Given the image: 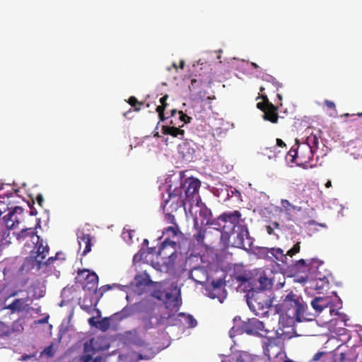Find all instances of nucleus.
<instances>
[{"label":"nucleus","mask_w":362,"mask_h":362,"mask_svg":"<svg viewBox=\"0 0 362 362\" xmlns=\"http://www.w3.org/2000/svg\"><path fill=\"white\" fill-rule=\"evenodd\" d=\"M241 217L242 214L238 210L221 214L220 221L223 223L221 238L223 241L230 243L231 236L235 233V228L243 222Z\"/></svg>","instance_id":"4"},{"label":"nucleus","mask_w":362,"mask_h":362,"mask_svg":"<svg viewBox=\"0 0 362 362\" xmlns=\"http://www.w3.org/2000/svg\"><path fill=\"white\" fill-rule=\"evenodd\" d=\"M36 201H37V203L38 204V205L41 207L43 206V204H44V198H43V196L40 194H37V197H36Z\"/></svg>","instance_id":"56"},{"label":"nucleus","mask_w":362,"mask_h":362,"mask_svg":"<svg viewBox=\"0 0 362 362\" xmlns=\"http://www.w3.org/2000/svg\"><path fill=\"white\" fill-rule=\"evenodd\" d=\"M28 238H30L33 243H35V240H39V236L37 235L35 228H28L22 229L16 235V238L19 241H24Z\"/></svg>","instance_id":"25"},{"label":"nucleus","mask_w":362,"mask_h":362,"mask_svg":"<svg viewBox=\"0 0 362 362\" xmlns=\"http://www.w3.org/2000/svg\"><path fill=\"white\" fill-rule=\"evenodd\" d=\"M92 240L93 237L88 233H83L81 235H78V243L80 249H81L83 247H84L82 255H86L87 253L90 252L93 245Z\"/></svg>","instance_id":"21"},{"label":"nucleus","mask_w":362,"mask_h":362,"mask_svg":"<svg viewBox=\"0 0 362 362\" xmlns=\"http://www.w3.org/2000/svg\"><path fill=\"white\" fill-rule=\"evenodd\" d=\"M79 276L86 274V282L83 286L84 290L94 293L97 292V287L98 285V276L95 272H89L88 270L83 269L78 272Z\"/></svg>","instance_id":"15"},{"label":"nucleus","mask_w":362,"mask_h":362,"mask_svg":"<svg viewBox=\"0 0 362 362\" xmlns=\"http://www.w3.org/2000/svg\"><path fill=\"white\" fill-rule=\"evenodd\" d=\"M180 128L181 127L172 125H163L162 127V133L165 135H170L173 137H179L180 139H183L185 131Z\"/></svg>","instance_id":"27"},{"label":"nucleus","mask_w":362,"mask_h":362,"mask_svg":"<svg viewBox=\"0 0 362 362\" xmlns=\"http://www.w3.org/2000/svg\"><path fill=\"white\" fill-rule=\"evenodd\" d=\"M281 307L286 315L293 322V317L298 316L301 310L302 305L296 296L292 293L288 294L281 303Z\"/></svg>","instance_id":"10"},{"label":"nucleus","mask_w":362,"mask_h":362,"mask_svg":"<svg viewBox=\"0 0 362 362\" xmlns=\"http://www.w3.org/2000/svg\"><path fill=\"white\" fill-rule=\"evenodd\" d=\"M128 103L134 107V111L139 112L141 110V105H143L142 103L138 101L136 97L131 96L128 99Z\"/></svg>","instance_id":"42"},{"label":"nucleus","mask_w":362,"mask_h":362,"mask_svg":"<svg viewBox=\"0 0 362 362\" xmlns=\"http://www.w3.org/2000/svg\"><path fill=\"white\" fill-rule=\"evenodd\" d=\"M323 266V262L318 259H308V276H301V282H307L308 281H320V286L316 285L314 287L315 290L320 291L325 288H327L329 285V281L325 275L322 274L320 268ZM317 284L318 283L317 282Z\"/></svg>","instance_id":"5"},{"label":"nucleus","mask_w":362,"mask_h":362,"mask_svg":"<svg viewBox=\"0 0 362 362\" xmlns=\"http://www.w3.org/2000/svg\"><path fill=\"white\" fill-rule=\"evenodd\" d=\"M158 117H159L160 120L162 122L165 121L167 119V117H165L164 113H159Z\"/></svg>","instance_id":"64"},{"label":"nucleus","mask_w":362,"mask_h":362,"mask_svg":"<svg viewBox=\"0 0 362 362\" xmlns=\"http://www.w3.org/2000/svg\"><path fill=\"white\" fill-rule=\"evenodd\" d=\"M11 330L4 322L0 321V337H8L11 334Z\"/></svg>","instance_id":"45"},{"label":"nucleus","mask_w":362,"mask_h":362,"mask_svg":"<svg viewBox=\"0 0 362 362\" xmlns=\"http://www.w3.org/2000/svg\"><path fill=\"white\" fill-rule=\"evenodd\" d=\"M88 321V324L91 327H96L97 326L98 322L95 321V317H90Z\"/></svg>","instance_id":"60"},{"label":"nucleus","mask_w":362,"mask_h":362,"mask_svg":"<svg viewBox=\"0 0 362 362\" xmlns=\"http://www.w3.org/2000/svg\"><path fill=\"white\" fill-rule=\"evenodd\" d=\"M195 201L197 202V206L199 208V216L202 218L201 225L204 226V223L211 218V211L204 204H202V205H199L200 201L198 199H196Z\"/></svg>","instance_id":"29"},{"label":"nucleus","mask_w":362,"mask_h":362,"mask_svg":"<svg viewBox=\"0 0 362 362\" xmlns=\"http://www.w3.org/2000/svg\"><path fill=\"white\" fill-rule=\"evenodd\" d=\"M109 349V344L105 337H92L83 344V354L78 357V362H105V358L102 356H93L101 351Z\"/></svg>","instance_id":"1"},{"label":"nucleus","mask_w":362,"mask_h":362,"mask_svg":"<svg viewBox=\"0 0 362 362\" xmlns=\"http://www.w3.org/2000/svg\"><path fill=\"white\" fill-rule=\"evenodd\" d=\"M291 157V162H297L296 160L298 158V151L293 148H291L286 153V158L288 159Z\"/></svg>","instance_id":"44"},{"label":"nucleus","mask_w":362,"mask_h":362,"mask_svg":"<svg viewBox=\"0 0 362 362\" xmlns=\"http://www.w3.org/2000/svg\"><path fill=\"white\" fill-rule=\"evenodd\" d=\"M236 362H259L261 358L257 355H252L247 351H240L236 356Z\"/></svg>","instance_id":"31"},{"label":"nucleus","mask_w":362,"mask_h":362,"mask_svg":"<svg viewBox=\"0 0 362 362\" xmlns=\"http://www.w3.org/2000/svg\"><path fill=\"white\" fill-rule=\"evenodd\" d=\"M148 351L150 352V355H143L141 354H139L137 358L139 360H148L150 359L151 357H153V352L152 351V348L148 349Z\"/></svg>","instance_id":"51"},{"label":"nucleus","mask_w":362,"mask_h":362,"mask_svg":"<svg viewBox=\"0 0 362 362\" xmlns=\"http://www.w3.org/2000/svg\"><path fill=\"white\" fill-rule=\"evenodd\" d=\"M200 82L195 78L191 80V84L189 86L190 89H196L199 87Z\"/></svg>","instance_id":"54"},{"label":"nucleus","mask_w":362,"mask_h":362,"mask_svg":"<svg viewBox=\"0 0 362 362\" xmlns=\"http://www.w3.org/2000/svg\"><path fill=\"white\" fill-rule=\"evenodd\" d=\"M36 289H37V288H35L33 289V292H34L33 296V298H35V299H39V298L43 297L44 296V292L42 291H40V293L37 294L36 291H35Z\"/></svg>","instance_id":"58"},{"label":"nucleus","mask_w":362,"mask_h":362,"mask_svg":"<svg viewBox=\"0 0 362 362\" xmlns=\"http://www.w3.org/2000/svg\"><path fill=\"white\" fill-rule=\"evenodd\" d=\"M277 338L285 339L286 338H291V336L285 335V334L282 332L281 333L279 332V330L276 331Z\"/></svg>","instance_id":"59"},{"label":"nucleus","mask_w":362,"mask_h":362,"mask_svg":"<svg viewBox=\"0 0 362 362\" xmlns=\"http://www.w3.org/2000/svg\"><path fill=\"white\" fill-rule=\"evenodd\" d=\"M357 357L356 348L352 347L346 352L341 353L339 356L337 355L334 359H337V362H354L356 361Z\"/></svg>","instance_id":"23"},{"label":"nucleus","mask_w":362,"mask_h":362,"mask_svg":"<svg viewBox=\"0 0 362 362\" xmlns=\"http://www.w3.org/2000/svg\"><path fill=\"white\" fill-rule=\"evenodd\" d=\"M259 98L262 99V102L258 103L257 104V107L264 112L269 107V105H272V103L269 100L266 95L262 94L259 96L257 99Z\"/></svg>","instance_id":"37"},{"label":"nucleus","mask_w":362,"mask_h":362,"mask_svg":"<svg viewBox=\"0 0 362 362\" xmlns=\"http://www.w3.org/2000/svg\"><path fill=\"white\" fill-rule=\"evenodd\" d=\"M205 226H199L198 223V217L194 218V233L192 235L193 239L196 241L197 245L201 247H206L207 244L205 243L204 240L206 234V228Z\"/></svg>","instance_id":"16"},{"label":"nucleus","mask_w":362,"mask_h":362,"mask_svg":"<svg viewBox=\"0 0 362 362\" xmlns=\"http://www.w3.org/2000/svg\"><path fill=\"white\" fill-rule=\"evenodd\" d=\"M163 234L166 235V238L162 243L160 247L158 250V255L164 258L168 256L170 261L173 262L177 257L175 247L177 243L172 240L171 238H175L179 235H182L178 225H172L163 229Z\"/></svg>","instance_id":"2"},{"label":"nucleus","mask_w":362,"mask_h":362,"mask_svg":"<svg viewBox=\"0 0 362 362\" xmlns=\"http://www.w3.org/2000/svg\"><path fill=\"white\" fill-rule=\"evenodd\" d=\"M263 80L273 85L276 88V90H279L280 88L282 87V84L271 75L265 76Z\"/></svg>","instance_id":"39"},{"label":"nucleus","mask_w":362,"mask_h":362,"mask_svg":"<svg viewBox=\"0 0 362 362\" xmlns=\"http://www.w3.org/2000/svg\"><path fill=\"white\" fill-rule=\"evenodd\" d=\"M25 300L22 298L15 299L6 308L11 310L12 313L21 312L25 309L24 303Z\"/></svg>","instance_id":"34"},{"label":"nucleus","mask_w":362,"mask_h":362,"mask_svg":"<svg viewBox=\"0 0 362 362\" xmlns=\"http://www.w3.org/2000/svg\"><path fill=\"white\" fill-rule=\"evenodd\" d=\"M187 322L192 327H195L197 325V320L191 315H188L187 316Z\"/></svg>","instance_id":"52"},{"label":"nucleus","mask_w":362,"mask_h":362,"mask_svg":"<svg viewBox=\"0 0 362 362\" xmlns=\"http://www.w3.org/2000/svg\"><path fill=\"white\" fill-rule=\"evenodd\" d=\"M300 250V242H297L290 250L286 252V257L288 256L292 257L295 255L298 254Z\"/></svg>","instance_id":"43"},{"label":"nucleus","mask_w":362,"mask_h":362,"mask_svg":"<svg viewBox=\"0 0 362 362\" xmlns=\"http://www.w3.org/2000/svg\"><path fill=\"white\" fill-rule=\"evenodd\" d=\"M98 323L99 324V328L104 332L107 330L110 327L109 320L106 317L98 321Z\"/></svg>","instance_id":"47"},{"label":"nucleus","mask_w":362,"mask_h":362,"mask_svg":"<svg viewBox=\"0 0 362 362\" xmlns=\"http://www.w3.org/2000/svg\"><path fill=\"white\" fill-rule=\"evenodd\" d=\"M165 107H164V105H158L156 107V112L159 114V113H164L165 110Z\"/></svg>","instance_id":"62"},{"label":"nucleus","mask_w":362,"mask_h":362,"mask_svg":"<svg viewBox=\"0 0 362 362\" xmlns=\"http://www.w3.org/2000/svg\"><path fill=\"white\" fill-rule=\"evenodd\" d=\"M281 204L286 212L291 211V209H296V206L292 205L288 200L281 199Z\"/></svg>","instance_id":"48"},{"label":"nucleus","mask_w":362,"mask_h":362,"mask_svg":"<svg viewBox=\"0 0 362 362\" xmlns=\"http://www.w3.org/2000/svg\"><path fill=\"white\" fill-rule=\"evenodd\" d=\"M34 243L37 247L35 258L38 262L41 263L49 252V247L47 244L44 245V241L40 236L39 240H35Z\"/></svg>","instance_id":"22"},{"label":"nucleus","mask_w":362,"mask_h":362,"mask_svg":"<svg viewBox=\"0 0 362 362\" xmlns=\"http://www.w3.org/2000/svg\"><path fill=\"white\" fill-rule=\"evenodd\" d=\"M168 98V95L165 94L160 99V105H164V107H167L168 103L167 100Z\"/></svg>","instance_id":"57"},{"label":"nucleus","mask_w":362,"mask_h":362,"mask_svg":"<svg viewBox=\"0 0 362 362\" xmlns=\"http://www.w3.org/2000/svg\"><path fill=\"white\" fill-rule=\"evenodd\" d=\"M171 118L170 125L182 127L185 124L189 123L192 118L185 114L182 111L173 109L170 111Z\"/></svg>","instance_id":"17"},{"label":"nucleus","mask_w":362,"mask_h":362,"mask_svg":"<svg viewBox=\"0 0 362 362\" xmlns=\"http://www.w3.org/2000/svg\"><path fill=\"white\" fill-rule=\"evenodd\" d=\"M225 284V281L222 279L212 281L206 288L209 297L212 299L217 298L220 303H222L227 295Z\"/></svg>","instance_id":"13"},{"label":"nucleus","mask_w":362,"mask_h":362,"mask_svg":"<svg viewBox=\"0 0 362 362\" xmlns=\"http://www.w3.org/2000/svg\"><path fill=\"white\" fill-rule=\"evenodd\" d=\"M41 354H45L48 357H52L54 354V351L53 350L52 344L47 346L41 353Z\"/></svg>","instance_id":"49"},{"label":"nucleus","mask_w":362,"mask_h":362,"mask_svg":"<svg viewBox=\"0 0 362 362\" xmlns=\"http://www.w3.org/2000/svg\"><path fill=\"white\" fill-rule=\"evenodd\" d=\"M221 219V215L218 216L216 218L211 219L210 218L209 221H207L204 223V226H213V228L217 230H219L222 233V224L223 223L220 221Z\"/></svg>","instance_id":"36"},{"label":"nucleus","mask_w":362,"mask_h":362,"mask_svg":"<svg viewBox=\"0 0 362 362\" xmlns=\"http://www.w3.org/2000/svg\"><path fill=\"white\" fill-rule=\"evenodd\" d=\"M22 212L23 209L21 207H14V209L11 211H9L6 215H5L3 217V221H1V224H2L4 227H6L8 231H10V229H11L14 226V222L16 221H18L16 218L15 220L13 219V216H15L16 214H22Z\"/></svg>","instance_id":"20"},{"label":"nucleus","mask_w":362,"mask_h":362,"mask_svg":"<svg viewBox=\"0 0 362 362\" xmlns=\"http://www.w3.org/2000/svg\"><path fill=\"white\" fill-rule=\"evenodd\" d=\"M241 329L247 334L262 337H267L269 332L268 329H264V323L257 318H251L243 322Z\"/></svg>","instance_id":"9"},{"label":"nucleus","mask_w":362,"mask_h":362,"mask_svg":"<svg viewBox=\"0 0 362 362\" xmlns=\"http://www.w3.org/2000/svg\"><path fill=\"white\" fill-rule=\"evenodd\" d=\"M115 288H119L120 290H123L124 288H126V286L117 284H113L112 285L107 284L99 288L100 296H102L107 291Z\"/></svg>","instance_id":"38"},{"label":"nucleus","mask_w":362,"mask_h":362,"mask_svg":"<svg viewBox=\"0 0 362 362\" xmlns=\"http://www.w3.org/2000/svg\"><path fill=\"white\" fill-rule=\"evenodd\" d=\"M331 300L327 296L315 297L311 301V305L317 313H321L324 309L329 307V311L332 312Z\"/></svg>","instance_id":"19"},{"label":"nucleus","mask_w":362,"mask_h":362,"mask_svg":"<svg viewBox=\"0 0 362 362\" xmlns=\"http://www.w3.org/2000/svg\"><path fill=\"white\" fill-rule=\"evenodd\" d=\"M273 280L268 276L264 271L259 270L257 272L255 276L252 279V286L250 291H262L269 290L272 288Z\"/></svg>","instance_id":"11"},{"label":"nucleus","mask_w":362,"mask_h":362,"mask_svg":"<svg viewBox=\"0 0 362 362\" xmlns=\"http://www.w3.org/2000/svg\"><path fill=\"white\" fill-rule=\"evenodd\" d=\"M247 296V305L256 315L264 316L269 313L272 301L267 293L262 291H250Z\"/></svg>","instance_id":"3"},{"label":"nucleus","mask_w":362,"mask_h":362,"mask_svg":"<svg viewBox=\"0 0 362 362\" xmlns=\"http://www.w3.org/2000/svg\"><path fill=\"white\" fill-rule=\"evenodd\" d=\"M96 305H93L92 303H86V299L84 298L82 303H80L81 308L88 313H91L94 311Z\"/></svg>","instance_id":"40"},{"label":"nucleus","mask_w":362,"mask_h":362,"mask_svg":"<svg viewBox=\"0 0 362 362\" xmlns=\"http://www.w3.org/2000/svg\"><path fill=\"white\" fill-rule=\"evenodd\" d=\"M325 104L328 109L335 110V104L334 102L328 100H325Z\"/></svg>","instance_id":"55"},{"label":"nucleus","mask_w":362,"mask_h":362,"mask_svg":"<svg viewBox=\"0 0 362 362\" xmlns=\"http://www.w3.org/2000/svg\"><path fill=\"white\" fill-rule=\"evenodd\" d=\"M282 153L283 151L275 145L266 147L262 151V154L267 156L269 159H276Z\"/></svg>","instance_id":"32"},{"label":"nucleus","mask_w":362,"mask_h":362,"mask_svg":"<svg viewBox=\"0 0 362 362\" xmlns=\"http://www.w3.org/2000/svg\"><path fill=\"white\" fill-rule=\"evenodd\" d=\"M235 236L231 245L238 248H245L246 245L251 247L253 239L250 236L247 226L243 222L235 230Z\"/></svg>","instance_id":"8"},{"label":"nucleus","mask_w":362,"mask_h":362,"mask_svg":"<svg viewBox=\"0 0 362 362\" xmlns=\"http://www.w3.org/2000/svg\"><path fill=\"white\" fill-rule=\"evenodd\" d=\"M201 182L198 179L188 177L185 180L180 178L178 185L175 186V189H181L182 197L185 201L194 202L196 199L199 201V189Z\"/></svg>","instance_id":"6"},{"label":"nucleus","mask_w":362,"mask_h":362,"mask_svg":"<svg viewBox=\"0 0 362 362\" xmlns=\"http://www.w3.org/2000/svg\"><path fill=\"white\" fill-rule=\"evenodd\" d=\"M306 148L309 150L310 155L308 159H310L313 153L318 148L319 139L316 135L310 134L306 139Z\"/></svg>","instance_id":"30"},{"label":"nucleus","mask_w":362,"mask_h":362,"mask_svg":"<svg viewBox=\"0 0 362 362\" xmlns=\"http://www.w3.org/2000/svg\"><path fill=\"white\" fill-rule=\"evenodd\" d=\"M165 317L159 315L155 308L148 309L141 318L143 327L145 330L153 329L163 323Z\"/></svg>","instance_id":"14"},{"label":"nucleus","mask_w":362,"mask_h":362,"mask_svg":"<svg viewBox=\"0 0 362 362\" xmlns=\"http://www.w3.org/2000/svg\"><path fill=\"white\" fill-rule=\"evenodd\" d=\"M275 146H276L278 148L281 149L283 151V154L287 150L286 144L281 139H276V143Z\"/></svg>","instance_id":"50"},{"label":"nucleus","mask_w":362,"mask_h":362,"mask_svg":"<svg viewBox=\"0 0 362 362\" xmlns=\"http://www.w3.org/2000/svg\"><path fill=\"white\" fill-rule=\"evenodd\" d=\"M335 356H337V354H333L332 352L318 351L314 354L308 362H328L329 361L337 362V360L334 359Z\"/></svg>","instance_id":"24"},{"label":"nucleus","mask_w":362,"mask_h":362,"mask_svg":"<svg viewBox=\"0 0 362 362\" xmlns=\"http://www.w3.org/2000/svg\"><path fill=\"white\" fill-rule=\"evenodd\" d=\"M263 119L272 123H277L279 119L278 106L273 104L269 105V107L264 112Z\"/></svg>","instance_id":"28"},{"label":"nucleus","mask_w":362,"mask_h":362,"mask_svg":"<svg viewBox=\"0 0 362 362\" xmlns=\"http://www.w3.org/2000/svg\"><path fill=\"white\" fill-rule=\"evenodd\" d=\"M62 255V253H61V252H57L55 257H49L47 259V260L46 261L45 264H51L54 262V260L60 259Z\"/></svg>","instance_id":"53"},{"label":"nucleus","mask_w":362,"mask_h":362,"mask_svg":"<svg viewBox=\"0 0 362 362\" xmlns=\"http://www.w3.org/2000/svg\"><path fill=\"white\" fill-rule=\"evenodd\" d=\"M164 296H165V303L166 304V308L170 307V305H168V303L171 298H173L174 306L177 307L178 305L179 298L177 296L173 297V296L170 293H165Z\"/></svg>","instance_id":"46"},{"label":"nucleus","mask_w":362,"mask_h":362,"mask_svg":"<svg viewBox=\"0 0 362 362\" xmlns=\"http://www.w3.org/2000/svg\"><path fill=\"white\" fill-rule=\"evenodd\" d=\"M266 230H267V233L269 235L274 234V228L272 226H270V225L267 226Z\"/></svg>","instance_id":"63"},{"label":"nucleus","mask_w":362,"mask_h":362,"mask_svg":"<svg viewBox=\"0 0 362 362\" xmlns=\"http://www.w3.org/2000/svg\"><path fill=\"white\" fill-rule=\"evenodd\" d=\"M252 277L248 276L246 274H237L233 276V280L236 281L240 285L247 284L248 286H252Z\"/></svg>","instance_id":"35"},{"label":"nucleus","mask_w":362,"mask_h":362,"mask_svg":"<svg viewBox=\"0 0 362 362\" xmlns=\"http://www.w3.org/2000/svg\"><path fill=\"white\" fill-rule=\"evenodd\" d=\"M135 344H136V345H137L139 346H145L146 348H148V344H146L145 341H144L141 339L136 341Z\"/></svg>","instance_id":"61"},{"label":"nucleus","mask_w":362,"mask_h":362,"mask_svg":"<svg viewBox=\"0 0 362 362\" xmlns=\"http://www.w3.org/2000/svg\"><path fill=\"white\" fill-rule=\"evenodd\" d=\"M134 281L137 287L146 286L152 284L150 276L146 272L136 275Z\"/></svg>","instance_id":"33"},{"label":"nucleus","mask_w":362,"mask_h":362,"mask_svg":"<svg viewBox=\"0 0 362 362\" xmlns=\"http://www.w3.org/2000/svg\"><path fill=\"white\" fill-rule=\"evenodd\" d=\"M262 250L267 259L276 262L279 267H288V257H286V255L284 254L282 249L264 247Z\"/></svg>","instance_id":"12"},{"label":"nucleus","mask_w":362,"mask_h":362,"mask_svg":"<svg viewBox=\"0 0 362 362\" xmlns=\"http://www.w3.org/2000/svg\"><path fill=\"white\" fill-rule=\"evenodd\" d=\"M164 212V220L167 223L172 224V225H178L176 222V219L175 217V215L173 214L174 212H170V211H163Z\"/></svg>","instance_id":"41"},{"label":"nucleus","mask_w":362,"mask_h":362,"mask_svg":"<svg viewBox=\"0 0 362 362\" xmlns=\"http://www.w3.org/2000/svg\"><path fill=\"white\" fill-rule=\"evenodd\" d=\"M288 268H291V271L293 273L294 275L298 276L300 277L299 281L301 282V276H308V259L305 260L303 259H300L297 260L291 265L288 264Z\"/></svg>","instance_id":"18"},{"label":"nucleus","mask_w":362,"mask_h":362,"mask_svg":"<svg viewBox=\"0 0 362 362\" xmlns=\"http://www.w3.org/2000/svg\"><path fill=\"white\" fill-rule=\"evenodd\" d=\"M173 185H169L168 198L163 202L162 204L163 211L176 212L181 207L185 205V200L182 197L181 189L173 187Z\"/></svg>","instance_id":"7"},{"label":"nucleus","mask_w":362,"mask_h":362,"mask_svg":"<svg viewBox=\"0 0 362 362\" xmlns=\"http://www.w3.org/2000/svg\"><path fill=\"white\" fill-rule=\"evenodd\" d=\"M267 340L264 342L263 345V352L265 356H267L269 358H271L272 354L273 355L277 356L279 354V351L276 352H272V350L277 348L276 346V339L274 337H265Z\"/></svg>","instance_id":"26"}]
</instances>
